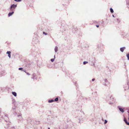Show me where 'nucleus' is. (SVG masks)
Wrapping results in <instances>:
<instances>
[{"label":"nucleus","mask_w":129,"mask_h":129,"mask_svg":"<svg viewBox=\"0 0 129 129\" xmlns=\"http://www.w3.org/2000/svg\"><path fill=\"white\" fill-rule=\"evenodd\" d=\"M102 120H103V118L102 119Z\"/></svg>","instance_id":"864d4df0"},{"label":"nucleus","mask_w":129,"mask_h":129,"mask_svg":"<svg viewBox=\"0 0 129 129\" xmlns=\"http://www.w3.org/2000/svg\"><path fill=\"white\" fill-rule=\"evenodd\" d=\"M49 124L51 125H53V121H51L49 123Z\"/></svg>","instance_id":"b1692460"},{"label":"nucleus","mask_w":129,"mask_h":129,"mask_svg":"<svg viewBox=\"0 0 129 129\" xmlns=\"http://www.w3.org/2000/svg\"><path fill=\"white\" fill-rule=\"evenodd\" d=\"M102 23H104V21H102Z\"/></svg>","instance_id":"de8ad7c7"},{"label":"nucleus","mask_w":129,"mask_h":129,"mask_svg":"<svg viewBox=\"0 0 129 129\" xmlns=\"http://www.w3.org/2000/svg\"><path fill=\"white\" fill-rule=\"evenodd\" d=\"M59 129H60L59 127Z\"/></svg>","instance_id":"5fc2aeb1"},{"label":"nucleus","mask_w":129,"mask_h":129,"mask_svg":"<svg viewBox=\"0 0 129 129\" xmlns=\"http://www.w3.org/2000/svg\"><path fill=\"white\" fill-rule=\"evenodd\" d=\"M6 73L4 71H2L1 72H0V77H1L2 76L4 75Z\"/></svg>","instance_id":"1a4fd4ad"},{"label":"nucleus","mask_w":129,"mask_h":129,"mask_svg":"<svg viewBox=\"0 0 129 129\" xmlns=\"http://www.w3.org/2000/svg\"><path fill=\"white\" fill-rule=\"evenodd\" d=\"M18 70H21L22 71H24V70H23V69L22 68H18Z\"/></svg>","instance_id":"4be33fe9"},{"label":"nucleus","mask_w":129,"mask_h":129,"mask_svg":"<svg viewBox=\"0 0 129 129\" xmlns=\"http://www.w3.org/2000/svg\"><path fill=\"white\" fill-rule=\"evenodd\" d=\"M43 34L44 35H47V34L44 31H43Z\"/></svg>","instance_id":"cd10ccee"},{"label":"nucleus","mask_w":129,"mask_h":129,"mask_svg":"<svg viewBox=\"0 0 129 129\" xmlns=\"http://www.w3.org/2000/svg\"><path fill=\"white\" fill-rule=\"evenodd\" d=\"M55 55L54 56V59H55Z\"/></svg>","instance_id":"37998d69"},{"label":"nucleus","mask_w":129,"mask_h":129,"mask_svg":"<svg viewBox=\"0 0 129 129\" xmlns=\"http://www.w3.org/2000/svg\"><path fill=\"white\" fill-rule=\"evenodd\" d=\"M16 114V116H17L16 119L18 122L21 123L23 122V118L22 116L21 113H17L16 112L15 113Z\"/></svg>","instance_id":"f257e3e1"},{"label":"nucleus","mask_w":129,"mask_h":129,"mask_svg":"<svg viewBox=\"0 0 129 129\" xmlns=\"http://www.w3.org/2000/svg\"><path fill=\"white\" fill-rule=\"evenodd\" d=\"M103 84L105 85V86H106L107 85V84H106V83H104Z\"/></svg>","instance_id":"e433bc0d"},{"label":"nucleus","mask_w":129,"mask_h":129,"mask_svg":"<svg viewBox=\"0 0 129 129\" xmlns=\"http://www.w3.org/2000/svg\"><path fill=\"white\" fill-rule=\"evenodd\" d=\"M125 49V47H121L120 48V50L122 52H123L124 50Z\"/></svg>","instance_id":"ddd939ff"},{"label":"nucleus","mask_w":129,"mask_h":129,"mask_svg":"<svg viewBox=\"0 0 129 129\" xmlns=\"http://www.w3.org/2000/svg\"><path fill=\"white\" fill-rule=\"evenodd\" d=\"M12 94L14 95L16 97L17 95L16 93L15 92H12Z\"/></svg>","instance_id":"2eb2a0df"},{"label":"nucleus","mask_w":129,"mask_h":129,"mask_svg":"<svg viewBox=\"0 0 129 129\" xmlns=\"http://www.w3.org/2000/svg\"><path fill=\"white\" fill-rule=\"evenodd\" d=\"M5 128L6 129H15V128L14 127H11V128H10L9 127L7 126H5Z\"/></svg>","instance_id":"4468645a"},{"label":"nucleus","mask_w":129,"mask_h":129,"mask_svg":"<svg viewBox=\"0 0 129 129\" xmlns=\"http://www.w3.org/2000/svg\"><path fill=\"white\" fill-rule=\"evenodd\" d=\"M88 99L91 101V102H92V103H93V102H95V101H94V99L95 100H96V99H95V98L94 96L89 97Z\"/></svg>","instance_id":"423d86ee"},{"label":"nucleus","mask_w":129,"mask_h":129,"mask_svg":"<svg viewBox=\"0 0 129 129\" xmlns=\"http://www.w3.org/2000/svg\"><path fill=\"white\" fill-rule=\"evenodd\" d=\"M54 58H53L51 59L50 60L52 62H53L54 61Z\"/></svg>","instance_id":"c756f323"},{"label":"nucleus","mask_w":129,"mask_h":129,"mask_svg":"<svg viewBox=\"0 0 129 129\" xmlns=\"http://www.w3.org/2000/svg\"><path fill=\"white\" fill-rule=\"evenodd\" d=\"M112 104V103H110V105H111V104Z\"/></svg>","instance_id":"49530a36"},{"label":"nucleus","mask_w":129,"mask_h":129,"mask_svg":"<svg viewBox=\"0 0 129 129\" xmlns=\"http://www.w3.org/2000/svg\"><path fill=\"white\" fill-rule=\"evenodd\" d=\"M126 56L127 58V59L129 60V53L127 54Z\"/></svg>","instance_id":"a878e982"},{"label":"nucleus","mask_w":129,"mask_h":129,"mask_svg":"<svg viewBox=\"0 0 129 129\" xmlns=\"http://www.w3.org/2000/svg\"><path fill=\"white\" fill-rule=\"evenodd\" d=\"M58 97H56V98L54 100V101H55V102H57L58 101Z\"/></svg>","instance_id":"393cba45"},{"label":"nucleus","mask_w":129,"mask_h":129,"mask_svg":"<svg viewBox=\"0 0 129 129\" xmlns=\"http://www.w3.org/2000/svg\"><path fill=\"white\" fill-rule=\"evenodd\" d=\"M84 118H82L81 119L80 118H79V123H81L82 122V121L81 120H82V121H83L84 120Z\"/></svg>","instance_id":"a211bd4d"},{"label":"nucleus","mask_w":129,"mask_h":129,"mask_svg":"<svg viewBox=\"0 0 129 129\" xmlns=\"http://www.w3.org/2000/svg\"><path fill=\"white\" fill-rule=\"evenodd\" d=\"M77 28L76 27H73L72 28V32L74 33H75L77 31Z\"/></svg>","instance_id":"0eeeda50"},{"label":"nucleus","mask_w":129,"mask_h":129,"mask_svg":"<svg viewBox=\"0 0 129 129\" xmlns=\"http://www.w3.org/2000/svg\"><path fill=\"white\" fill-rule=\"evenodd\" d=\"M96 26L98 28L99 27V25H96Z\"/></svg>","instance_id":"58836bf2"},{"label":"nucleus","mask_w":129,"mask_h":129,"mask_svg":"<svg viewBox=\"0 0 129 129\" xmlns=\"http://www.w3.org/2000/svg\"><path fill=\"white\" fill-rule=\"evenodd\" d=\"M112 16L113 17H114L115 18V17L114 16V15L113 14L112 15Z\"/></svg>","instance_id":"a19ab883"},{"label":"nucleus","mask_w":129,"mask_h":129,"mask_svg":"<svg viewBox=\"0 0 129 129\" xmlns=\"http://www.w3.org/2000/svg\"><path fill=\"white\" fill-rule=\"evenodd\" d=\"M75 85L76 86V87H77V86H78L77 84V83L76 82L75 83Z\"/></svg>","instance_id":"f704fd0d"},{"label":"nucleus","mask_w":129,"mask_h":129,"mask_svg":"<svg viewBox=\"0 0 129 129\" xmlns=\"http://www.w3.org/2000/svg\"><path fill=\"white\" fill-rule=\"evenodd\" d=\"M110 10L111 13H113L114 12L112 8H110Z\"/></svg>","instance_id":"6ab92c4d"},{"label":"nucleus","mask_w":129,"mask_h":129,"mask_svg":"<svg viewBox=\"0 0 129 129\" xmlns=\"http://www.w3.org/2000/svg\"><path fill=\"white\" fill-rule=\"evenodd\" d=\"M17 4H13L11 5L10 7L9 8L11 11H14L17 7Z\"/></svg>","instance_id":"f03ea898"},{"label":"nucleus","mask_w":129,"mask_h":129,"mask_svg":"<svg viewBox=\"0 0 129 129\" xmlns=\"http://www.w3.org/2000/svg\"><path fill=\"white\" fill-rule=\"evenodd\" d=\"M118 109L119 110V111L121 112L122 113H123L124 111V109L122 107L120 106H118L117 107Z\"/></svg>","instance_id":"20e7f679"},{"label":"nucleus","mask_w":129,"mask_h":129,"mask_svg":"<svg viewBox=\"0 0 129 129\" xmlns=\"http://www.w3.org/2000/svg\"><path fill=\"white\" fill-rule=\"evenodd\" d=\"M54 101V100L53 99H50L48 100V102L49 103H51Z\"/></svg>","instance_id":"dca6fc26"},{"label":"nucleus","mask_w":129,"mask_h":129,"mask_svg":"<svg viewBox=\"0 0 129 129\" xmlns=\"http://www.w3.org/2000/svg\"><path fill=\"white\" fill-rule=\"evenodd\" d=\"M85 99L86 100H87V98H85Z\"/></svg>","instance_id":"09e8293b"},{"label":"nucleus","mask_w":129,"mask_h":129,"mask_svg":"<svg viewBox=\"0 0 129 129\" xmlns=\"http://www.w3.org/2000/svg\"><path fill=\"white\" fill-rule=\"evenodd\" d=\"M14 13L13 11H12L11 12H10L8 14V16L9 17L11 16Z\"/></svg>","instance_id":"9b49d317"},{"label":"nucleus","mask_w":129,"mask_h":129,"mask_svg":"<svg viewBox=\"0 0 129 129\" xmlns=\"http://www.w3.org/2000/svg\"><path fill=\"white\" fill-rule=\"evenodd\" d=\"M16 2H20L21 1V0H14Z\"/></svg>","instance_id":"7c9ffc66"},{"label":"nucleus","mask_w":129,"mask_h":129,"mask_svg":"<svg viewBox=\"0 0 129 129\" xmlns=\"http://www.w3.org/2000/svg\"><path fill=\"white\" fill-rule=\"evenodd\" d=\"M11 52L10 51H7L6 52V53L7 54H8V56L9 57V58H10L11 57Z\"/></svg>","instance_id":"f8f14e48"},{"label":"nucleus","mask_w":129,"mask_h":129,"mask_svg":"<svg viewBox=\"0 0 129 129\" xmlns=\"http://www.w3.org/2000/svg\"><path fill=\"white\" fill-rule=\"evenodd\" d=\"M33 77H31V78L32 79H36L37 80V78L36 77V75H35V74L34 73L32 75Z\"/></svg>","instance_id":"9d476101"},{"label":"nucleus","mask_w":129,"mask_h":129,"mask_svg":"<svg viewBox=\"0 0 129 129\" xmlns=\"http://www.w3.org/2000/svg\"><path fill=\"white\" fill-rule=\"evenodd\" d=\"M96 22V23H98L96 21H94V22Z\"/></svg>","instance_id":"c03bdc74"},{"label":"nucleus","mask_w":129,"mask_h":129,"mask_svg":"<svg viewBox=\"0 0 129 129\" xmlns=\"http://www.w3.org/2000/svg\"><path fill=\"white\" fill-rule=\"evenodd\" d=\"M104 82L105 83L106 82H108V80H107L106 79H104Z\"/></svg>","instance_id":"c85d7f7f"},{"label":"nucleus","mask_w":129,"mask_h":129,"mask_svg":"<svg viewBox=\"0 0 129 129\" xmlns=\"http://www.w3.org/2000/svg\"><path fill=\"white\" fill-rule=\"evenodd\" d=\"M128 120H129V115H128Z\"/></svg>","instance_id":"a18cd8bd"},{"label":"nucleus","mask_w":129,"mask_h":129,"mask_svg":"<svg viewBox=\"0 0 129 129\" xmlns=\"http://www.w3.org/2000/svg\"><path fill=\"white\" fill-rule=\"evenodd\" d=\"M93 105H94L93 104Z\"/></svg>","instance_id":"6e6d98bb"},{"label":"nucleus","mask_w":129,"mask_h":129,"mask_svg":"<svg viewBox=\"0 0 129 129\" xmlns=\"http://www.w3.org/2000/svg\"><path fill=\"white\" fill-rule=\"evenodd\" d=\"M127 112L129 114L128 115H129V110L127 111Z\"/></svg>","instance_id":"79ce46f5"},{"label":"nucleus","mask_w":129,"mask_h":129,"mask_svg":"<svg viewBox=\"0 0 129 129\" xmlns=\"http://www.w3.org/2000/svg\"><path fill=\"white\" fill-rule=\"evenodd\" d=\"M110 99L111 100H112V99H113V97L112 96H111L110 97Z\"/></svg>","instance_id":"72a5a7b5"},{"label":"nucleus","mask_w":129,"mask_h":129,"mask_svg":"<svg viewBox=\"0 0 129 129\" xmlns=\"http://www.w3.org/2000/svg\"><path fill=\"white\" fill-rule=\"evenodd\" d=\"M7 124L8 125L9 124V123H8V124Z\"/></svg>","instance_id":"603ef678"},{"label":"nucleus","mask_w":129,"mask_h":129,"mask_svg":"<svg viewBox=\"0 0 129 129\" xmlns=\"http://www.w3.org/2000/svg\"><path fill=\"white\" fill-rule=\"evenodd\" d=\"M88 63V61H84L83 62V64H86L87 63Z\"/></svg>","instance_id":"bb28decb"},{"label":"nucleus","mask_w":129,"mask_h":129,"mask_svg":"<svg viewBox=\"0 0 129 129\" xmlns=\"http://www.w3.org/2000/svg\"><path fill=\"white\" fill-rule=\"evenodd\" d=\"M128 89H129V85H128Z\"/></svg>","instance_id":"8fccbe9b"},{"label":"nucleus","mask_w":129,"mask_h":129,"mask_svg":"<svg viewBox=\"0 0 129 129\" xmlns=\"http://www.w3.org/2000/svg\"><path fill=\"white\" fill-rule=\"evenodd\" d=\"M27 123H28L32 124L34 123V120L32 119L30 117H29L27 119Z\"/></svg>","instance_id":"39448f33"},{"label":"nucleus","mask_w":129,"mask_h":129,"mask_svg":"<svg viewBox=\"0 0 129 129\" xmlns=\"http://www.w3.org/2000/svg\"><path fill=\"white\" fill-rule=\"evenodd\" d=\"M95 60V58L94 57H92L89 58V61H90L91 63L92 64L93 66L94 65Z\"/></svg>","instance_id":"7ed1b4c3"},{"label":"nucleus","mask_w":129,"mask_h":129,"mask_svg":"<svg viewBox=\"0 0 129 129\" xmlns=\"http://www.w3.org/2000/svg\"><path fill=\"white\" fill-rule=\"evenodd\" d=\"M107 122H108L107 120H105V121H104V124H105L107 123Z\"/></svg>","instance_id":"2f4dec72"},{"label":"nucleus","mask_w":129,"mask_h":129,"mask_svg":"<svg viewBox=\"0 0 129 129\" xmlns=\"http://www.w3.org/2000/svg\"><path fill=\"white\" fill-rule=\"evenodd\" d=\"M40 122V121H38L37 122L36 121V122L35 123H36L37 124H38Z\"/></svg>","instance_id":"473e14b6"},{"label":"nucleus","mask_w":129,"mask_h":129,"mask_svg":"<svg viewBox=\"0 0 129 129\" xmlns=\"http://www.w3.org/2000/svg\"><path fill=\"white\" fill-rule=\"evenodd\" d=\"M127 84L128 85H128H129V83H128V81H127Z\"/></svg>","instance_id":"ea45409f"},{"label":"nucleus","mask_w":129,"mask_h":129,"mask_svg":"<svg viewBox=\"0 0 129 129\" xmlns=\"http://www.w3.org/2000/svg\"><path fill=\"white\" fill-rule=\"evenodd\" d=\"M48 129H50V127H48Z\"/></svg>","instance_id":"3c124183"},{"label":"nucleus","mask_w":129,"mask_h":129,"mask_svg":"<svg viewBox=\"0 0 129 129\" xmlns=\"http://www.w3.org/2000/svg\"><path fill=\"white\" fill-rule=\"evenodd\" d=\"M123 120L125 124L127 125H129V122H127L126 118L125 117L124 118Z\"/></svg>","instance_id":"6e6552de"},{"label":"nucleus","mask_w":129,"mask_h":129,"mask_svg":"<svg viewBox=\"0 0 129 129\" xmlns=\"http://www.w3.org/2000/svg\"><path fill=\"white\" fill-rule=\"evenodd\" d=\"M58 47L57 46L55 47L54 49V50L55 52H56L58 51Z\"/></svg>","instance_id":"f3484780"},{"label":"nucleus","mask_w":129,"mask_h":129,"mask_svg":"<svg viewBox=\"0 0 129 129\" xmlns=\"http://www.w3.org/2000/svg\"><path fill=\"white\" fill-rule=\"evenodd\" d=\"M95 80V79L94 78L92 79V81H94Z\"/></svg>","instance_id":"4c0bfd02"},{"label":"nucleus","mask_w":129,"mask_h":129,"mask_svg":"<svg viewBox=\"0 0 129 129\" xmlns=\"http://www.w3.org/2000/svg\"><path fill=\"white\" fill-rule=\"evenodd\" d=\"M16 108L17 107L16 106V105L15 104L14 106L12 108V109L13 110V111L15 110Z\"/></svg>","instance_id":"412c9836"},{"label":"nucleus","mask_w":129,"mask_h":129,"mask_svg":"<svg viewBox=\"0 0 129 129\" xmlns=\"http://www.w3.org/2000/svg\"><path fill=\"white\" fill-rule=\"evenodd\" d=\"M118 21V22H120V20H119L118 18H117L116 19Z\"/></svg>","instance_id":"c9c22d12"},{"label":"nucleus","mask_w":129,"mask_h":129,"mask_svg":"<svg viewBox=\"0 0 129 129\" xmlns=\"http://www.w3.org/2000/svg\"><path fill=\"white\" fill-rule=\"evenodd\" d=\"M25 73H26L28 75H30V74L28 72H27L25 70H24V71Z\"/></svg>","instance_id":"aec40b11"},{"label":"nucleus","mask_w":129,"mask_h":129,"mask_svg":"<svg viewBox=\"0 0 129 129\" xmlns=\"http://www.w3.org/2000/svg\"><path fill=\"white\" fill-rule=\"evenodd\" d=\"M31 65V64L30 63H28V64H26V67H29Z\"/></svg>","instance_id":"5701e85b"}]
</instances>
